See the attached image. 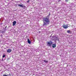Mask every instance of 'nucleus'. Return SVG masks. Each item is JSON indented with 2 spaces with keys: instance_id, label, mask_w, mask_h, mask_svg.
<instances>
[{
  "instance_id": "nucleus-1",
  "label": "nucleus",
  "mask_w": 76,
  "mask_h": 76,
  "mask_svg": "<svg viewBox=\"0 0 76 76\" xmlns=\"http://www.w3.org/2000/svg\"><path fill=\"white\" fill-rule=\"evenodd\" d=\"M43 26H47L50 24V20L49 17H46L44 18L43 20Z\"/></svg>"
},
{
  "instance_id": "nucleus-2",
  "label": "nucleus",
  "mask_w": 76,
  "mask_h": 76,
  "mask_svg": "<svg viewBox=\"0 0 76 76\" xmlns=\"http://www.w3.org/2000/svg\"><path fill=\"white\" fill-rule=\"evenodd\" d=\"M53 42L50 40L49 42H47V45H48L49 47H51V45H53Z\"/></svg>"
},
{
  "instance_id": "nucleus-3",
  "label": "nucleus",
  "mask_w": 76,
  "mask_h": 76,
  "mask_svg": "<svg viewBox=\"0 0 76 76\" xmlns=\"http://www.w3.org/2000/svg\"><path fill=\"white\" fill-rule=\"evenodd\" d=\"M18 6H19L20 7H22L23 9H25V7L23 6V4L22 5L19 4L18 5Z\"/></svg>"
},
{
  "instance_id": "nucleus-4",
  "label": "nucleus",
  "mask_w": 76,
  "mask_h": 76,
  "mask_svg": "<svg viewBox=\"0 0 76 76\" xmlns=\"http://www.w3.org/2000/svg\"><path fill=\"white\" fill-rule=\"evenodd\" d=\"M53 38L54 39V40L55 41H56L57 40H58L59 39L58 37L56 36H55L53 37Z\"/></svg>"
},
{
  "instance_id": "nucleus-5",
  "label": "nucleus",
  "mask_w": 76,
  "mask_h": 76,
  "mask_svg": "<svg viewBox=\"0 0 76 76\" xmlns=\"http://www.w3.org/2000/svg\"><path fill=\"white\" fill-rule=\"evenodd\" d=\"M62 26L64 29H67V28H68V26H66V25H64V24Z\"/></svg>"
},
{
  "instance_id": "nucleus-6",
  "label": "nucleus",
  "mask_w": 76,
  "mask_h": 76,
  "mask_svg": "<svg viewBox=\"0 0 76 76\" xmlns=\"http://www.w3.org/2000/svg\"><path fill=\"white\" fill-rule=\"evenodd\" d=\"M16 21H14L13 22V26H15V25H16Z\"/></svg>"
},
{
  "instance_id": "nucleus-7",
  "label": "nucleus",
  "mask_w": 76,
  "mask_h": 76,
  "mask_svg": "<svg viewBox=\"0 0 76 76\" xmlns=\"http://www.w3.org/2000/svg\"><path fill=\"white\" fill-rule=\"evenodd\" d=\"M11 51H12V50H11V49H9L7 50V53H10Z\"/></svg>"
},
{
  "instance_id": "nucleus-8",
  "label": "nucleus",
  "mask_w": 76,
  "mask_h": 76,
  "mask_svg": "<svg viewBox=\"0 0 76 76\" xmlns=\"http://www.w3.org/2000/svg\"><path fill=\"white\" fill-rule=\"evenodd\" d=\"M5 55H4L3 56H2V57H3V58H2V61H4V60H6V58L4 59H3L4 58V57H5Z\"/></svg>"
},
{
  "instance_id": "nucleus-9",
  "label": "nucleus",
  "mask_w": 76,
  "mask_h": 76,
  "mask_svg": "<svg viewBox=\"0 0 76 76\" xmlns=\"http://www.w3.org/2000/svg\"><path fill=\"white\" fill-rule=\"evenodd\" d=\"M27 42L29 44H31V41H30V40H29V38L27 39Z\"/></svg>"
},
{
  "instance_id": "nucleus-10",
  "label": "nucleus",
  "mask_w": 76,
  "mask_h": 76,
  "mask_svg": "<svg viewBox=\"0 0 76 76\" xmlns=\"http://www.w3.org/2000/svg\"><path fill=\"white\" fill-rule=\"evenodd\" d=\"M56 47V45L55 44H53L52 45V47L53 48H55Z\"/></svg>"
},
{
  "instance_id": "nucleus-11",
  "label": "nucleus",
  "mask_w": 76,
  "mask_h": 76,
  "mask_svg": "<svg viewBox=\"0 0 76 76\" xmlns=\"http://www.w3.org/2000/svg\"><path fill=\"white\" fill-rule=\"evenodd\" d=\"M67 33H69V34H71L72 32H71V31L70 30H68L67 31Z\"/></svg>"
},
{
  "instance_id": "nucleus-12",
  "label": "nucleus",
  "mask_w": 76,
  "mask_h": 76,
  "mask_svg": "<svg viewBox=\"0 0 76 76\" xmlns=\"http://www.w3.org/2000/svg\"><path fill=\"white\" fill-rule=\"evenodd\" d=\"M45 63H48V61H46L45 60H44L43 61Z\"/></svg>"
},
{
  "instance_id": "nucleus-13",
  "label": "nucleus",
  "mask_w": 76,
  "mask_h": 76,
  "mask_svg": "<svg viewBox=\"0 0 76 76\" xmlns=\"http://www.w3.org/2000/svg\"><path fill=\"white\" fill-rule=\"evenodd\" d=\"M61 1V0H58V2H60V1Z\"/></svg>"
},
{
  "instance_id": "nucleus-14",
  "label": "nucleus",
  "mask_w": 76,
  "mask_h": 76,
  "mask_svg": "<svg viewBox=\"0 0 76 76\" xmlns=\"http://www.w3.org/2000/svg\"><path fill=\"white\" fill-rule=\"evenodd\" d=\"M66 1H69V0H65Z\"/></svg>"
},
{
  "instance_id": "nucleus-15",
  "label": "nucleus",
  "mask_w": 76,
  "mask_h": 76,
  "mask_svg": "<svg viewBox=\"0 0 76 76\" xmlns=\"http://www.w3.org/2000/svg\"><path fill=\"white\" fill-rule=\"evenodd\" d=\"M50 15V13H49V15H48V16H49Z\"/></svg>"
},
{
  "instance_id": "nucleus-16",
  "label": "nucleus",
  "mask_w": 76,
  "mask_h": 76,
  "mask_svg": "<svg viewBox=\"0 0 76 76\" xmlns=\"http://www.w3.org/2000/svg\"><path fill=\"white\" fill-rule=\"evenodd\" d=\"M29 2V0H28L27 1V2Z\"/></svg>"
},
{
  "instance_id": "nucleus-17",
  "label": "nucleus",
  "mask_w": 76,
  "mask_h": 76,
  "mask_svg": "<svg viewBox=\"0 0 76 76\" xmlns=\"http://www.w3.org/2000/svg\"><path fill=\"white\" fill-rule=\"evenodd\" d=\"M68 26V25L67 24H66V26Z\"/></svg>"
},
{
  "instance_id": "nucleus-18",
  "label": "nucleus",
  "mask_w": 76,
  "mask_h": 76,
  "mask_svg": "<svg viewBox=\"0 0 76 76\" xmlns=\"http://www.w3.org/2000/svg\"><path fill=\"white\" fill-rule=\"evenodd\" d=\"M7 28V26H6L5 27V28Z\"/></svg>"
},
{
  "instance_id": "nucleus-19",
  "label": "nucleus",
  "mask_w": 76,
  "mask_h": 76,
  "mask_svg": "<svg viewBox=\"0 0 76 76\" xmlns=\"http://www.w3.org/2000/svg\"><path fill=\"white\" fill-rule=\"evenodd\" d=\"M9 75H10V74H9Z\"/></svg>"
},
{
  "instance_id": "nucleus-20",
  "label": "nucleus",
  "mask_w": 76,
  "mask_h": 76,
  "mask_svg": "<svg viewBox=\"0 0 76 76\" xmlns=\"http://www.w3.org/2000/svg\"><path fill=\"white\" fill-rule=\"evenodd\" d=\"M39 32H40V31H39Z\"/></svg>"
}]
</instances>
